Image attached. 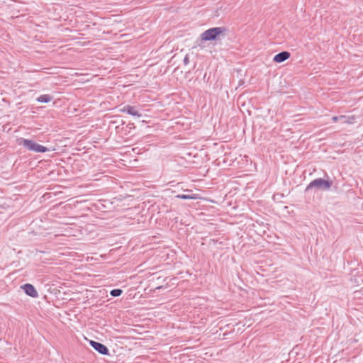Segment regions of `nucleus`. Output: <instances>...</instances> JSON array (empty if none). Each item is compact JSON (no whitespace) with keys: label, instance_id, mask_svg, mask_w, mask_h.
Listing matches in <instances>:
<instances>
[{"label":"nucleus","instance_id":"f257e3e1","mask_svg":"<svg viewBox=\"0 0 363 363\" xmlns=\"http://www.w3.org/2000/svg\"><path fill=\"white\" fill-rule=\"evenodd\" d=\"M333 185V182L330 179H325L323 178H318L311 181L306 188L305 191L308 192L312 189L318 190L327 191L329 190Z\"/></svg>","mask_w":363,"mask_h":363},{"label":"nucleus","instance_id":"f03ea898","mask_svg":"<svg viewBox=\"0 0 363 363\" xmlns=\"http://www.w3.org/2000/svg\"><path fill=\"white\" fill-rule=\"evenodd\" d=\"M226 31L225 27H213L201 34V39L205 41L215 40L220 34Z\"/></svg>","mask_w":363,"mask_h":363},{"label":"nucleus","instance_id":"7ed1b4c3","mask_svg":"<svg viewBox=\"0 0 363 363\" xmlns=\"http://www.w3.org/2000/svg\"><path fill=\"white\" fill-rule=\"evenodd\" d=\"M21 144L28 150L33 151L35 152L43 153L48 150L46 147L29 139H22V143Z\"/></svg>","mask_w":363,"mask_h":363},{"label":"nucleus","instance_id":"20e7f679","mask_svg":"<svg viewBox=\"0 0 363 363\" xmlns=\"http://www.w3.org/2000/svg\"><path fill=\"white\" fill-rule=\"evenodd\" d=\"M89 345L99 354L109 355V350L105 345L94 340H89Z\"/></svg>","mask_w":363,"mask_h":363},{"label":"nucleus","instance_id":"39448f33","mask_svg":"<svg viewBox=\"0 0 363 363\" xmlns=\"http://www.w3.org/2000/svg\"><path fill=\"white\" fill-rule=\"evenodd\" d=\"M21 288L23 290L24 293L32 297L37 298L38 296V294L35 288L31 284H25L21 286Z\"/></svg>","mask_w":363,"mask_h":363},{"label":"nucleus","instance_id":"423d86ee","mask_svg":"<svg viewBox=\"0 0 363 363\" xmlns=\"http://www.w3.org/2000/svg\"><path fill=\"white\" fill-rule=\"evenodd\" d=\"M121 112L126 113L133 116H137L138 118L142 116V114L139 113V111L135 108V107L126 105L123 108H121Z\"/></svg>","mask_w":363,"mask_h":363},{"label":"nucleus","instance_id":"0eeeda50","mask_svg":"<svg viewBox=\"0 0 363 363\" xmlns=\"http://www.w3.org/2000/svg\"><path fill=\"white\" fill-rule=\"evenodd\" d=\"M291 56V54L288 51H282L275 55L273 60L277 63H281L288 60Z\"/></svg>","mask_w":363,"mask_h":363},{"label":"nucleus","instance_id":"6e6552de","mask_svg":"<svg viewBox=\"0 0 363 363\" xmlns=\"http://www.w3.org/2000/svg\"><path fill=\"white\" fill-rule=\"evenodd\" d=\"M52 97L49 94H43L37 98V101L40 103H48L51 101Z\"/></svg>","mask_w":363,"mask_h":363},{"label":"nucleus","instance_id":"1a4fd4ad","mask_svg":"<svg viewBox=\"0 0 363 363\" xmlns=\"http://www.w3.org/2000/svg\"><path fill=\"white\" fill-rule=\"evenodd\" d=\"M176 198L183 200L196 199L197 196L196 194H177L175 196Z\"/></svg>","mask_w":363,"mask_h":363},{"label":"nucleus","instance_id":"9d476101","mask_svg":"<svg viewBox=\"0 0 363 363\" xmlns=\"http://www.w3.org/2000/svg\"><path fill=\"white\" fill-rule=\"evenodd\" d=\"M332 121L333 122H335V123L337 122V121H341L343 123H349V121H347V117L345 116H343V115L338 116H333L332 117Z\"/></svg>","mask_w":363,"mask_h":363},{"label":"nucleus","instance_id":"9b49d317","mask_svg":"<svg viewBox=\"0 0 363 363\" xmlns=\"http://www.w3.org/2000/svg\"><path fill=\"white\" fill-rule=\"evenodd\" d=\"M123 293V290L121 289H112L111 291H110V294L111 296H112L113 297H118V296H120Z\"/></svg>","mask_w":363,"mask_h":363},{"label":"nucleus","instance_id":"f8f14e48","mask_svg":"<svg viewBox=\"0 0 363 363\" xmlns=\"http://www.w3.org/2000/svg\"><path fill=\"white\" fill-rule=\"evenodd\" d=\"M184 64L185 65H187L189 63V55H186V56L184 57Z\"/></svg>","mask_w":363,"mask_h":363},{"label":"nucleus","instance_id":"ddd939ff","mask_svg":"<svg viewBox=\"0 0 363 363\" xmlns=\"http://www.w3.org/2000/svg\"><path fill=\"white\" fill-rule=\"evenodd\" d=\"M128 126L130 128H134V124L133 123H129L128 125Z\"/></svg>","mask_w":363,"mask_h":363}]
</instances>
